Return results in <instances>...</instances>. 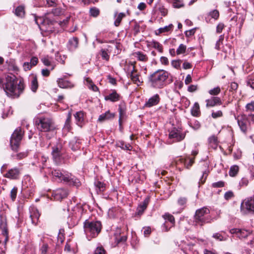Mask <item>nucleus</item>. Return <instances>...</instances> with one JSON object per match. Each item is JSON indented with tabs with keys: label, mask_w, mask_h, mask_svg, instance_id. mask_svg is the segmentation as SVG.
<instances>
[{
	"label": "nucleus",
	"mask_w": 254,
	"mask_h": 254,
	"mask_svg": "<svg viewBox=\"0 0 254 254\" xmlns=\"http://www.w3.org/2000/svg\"><path fill=\"white\" fill-rule=\"evenodd\" d=\"M246 111L254 112V101H252L246 105Z\"/></svg>",
	"instance_id": "obj_48"
},
{
	"label": "nucleus",
	"mask_w": 254,
	"mask_h": 254,
	"mask_svg": "<svg viewBox=\"0 0 254 254\" xmlns=\"http://www.w3.org/2000/svg\"><path fill=\"white\" fill-rule=\"evenodd\" d=\"M35 124L38 129L41 131H51L55 129L54 123L49 118L38 117L35 119Z\"/></svg>",
	"instance_id": "obj_5"
},
{
	"label": "nucleus",
	"mask_w": 254,
	"mask_h": 254,
	"mask_svg": "<svg viewBox=\"0 0 254 254\" xmlns=\"http://www.w3.org/2000/svg\"><path fill=\"white\" fill-rule=\"evenodd\" d=\"M130 68L131 70L130 73L131 80L134 84H136L137 86H139L143 81L142 79L140 78V75L135 69V66L132 63L130 64Z\"/></svg>",
	"instance_id": "obj_10"
},
{
	"label": "nucleus",
	"mask_w": 254,
	"mask_h": 254,
	"mask_svg": "<svg viewBox=\"0 0 254 254\" xmlns=\"http://www.w3.org/2000/svg\"><path fill=\"white\" fill-rule=\"evenodd\" d=\"M20 173V170L16 167L12 168L8 171L4 177L10 179H17Z\"/></svg>",
	"instance_id": "obj_13"
},
{
	"label": "nucleus",
	"mask_w": 254,
	"mask_h": 254,
	"mask_svg": "<svg viewBox=\"0 0 254 254\" xmlns=\"http://www.w3.org/2000/svg\"><path fill=\"white\" fill-rule=\"evenodd\" d=\"M38 87V82L37 77L36 75H33L32 77L31 81V89L33 92H36Z\"/></svg>",
	"instance_id": "obj_27"
},
{
	"label": "nucleus",
	"mask_w": 254,
	"mask_h": 254,
	"mask_svg": "<svg viewBox=\"0 0 254 254\" xmlns=\"http://www.w3.org/2000/svg\"><path fill=\"white\" fill-rule=\"evenodd\" d=\"M114 16L116 17L114 24L116 26H118L120 24L122 19L126 16V14L123 12H121L119 14L116 12Z\"/></svg>",
	"instance_id": "obj_25"
},
{
	"label": "nucleus",
	"mask_w": 254,
	"mask_h": 254,
	"mask_svg": "<svg viewBox=\"0 0 254 254\" xmlns=\"http://www.w3.org/2000/svg\"><path fill=\"white\" fill-rule=\"evenodd\" d=\"M59 86L62 88H72L74 87L73 84L70 81L63 79H59L57 81Z\"/></svg>",
	"instance_id": "obj_18"
},
{
	"label": "nucleus",
	"mask_w": 254,
	"mask_h": 254,
	"mask_svg": "<svg viewBox=\"0 0 254 254\" xmlns=\"http://www.w3.org/2000/svg\"><path fill=\"white\" fill-rule=\"evenodd\" d=\"M147 204L145 202L142 204H140L137 208V213L138 215L142 214L144 210L146 208Z\"/></svg>",
	"instance_id": "obj_47"
},
{
	"label": "nucleus",
	"mask_w": 254,
	"mask_h": 254,
	"mask_svg": "<svg viewBox=\"0 0 254 254\" xmlns=\"http://www.w3.org/2000/svg\"><path fill=\"white\" fill-rule=\"evenodd\" d=\"M212 117L214 119L221 117L223 116V113L221 111H217L216 112H212L211 114Z\"/></svg>",
	"instance_id": "obj_53"
},
{
	"label": "nucleus",
	"mask_w": 254,
	"mask_h": 254,
	"mask_svg": "<svg viewBox=\"0 0 254 254\" xmlns=\"http://www.w3.org/2000/svg\"><path fill=\"white\" fill-rule=\"evenodd\" d=\"M114 116V114L111 113L109 111H108L104 114L100 115L98 121L100 122H103L105 121L112 119Z\"/></svg>",
	"instance_id": "obj_22"
},
{
	"label": "nucleus",
	"mask_w": 254,
	"mask_h": 254,
	"mask_svg": "<svg viewBox=\"0 0 254 254\" xmlns=\"http://www.w3.org/2000/svg\"><path fill=\"white\" fill-rule=\"evenodd\" d=\"M208 173L206 171L203 172L202 176L199 180V183L203 184L206 179Z\"/></svg>",
	"instance_id": "obj_59"
},
{
	"label": "nucleus",
	"mask_w": 254,
	"mask_h": 254,
	"mask_svg": "<svg viewBox=\"0 0 254 254\" xmlns=\"http://www.w3.org/2000/svg\"><path fill=\"white\" fill-rule=\"evenodd\" d=\"M247 84L254 89V79L249 78L247 80Z\"/></svg>",
	"instance_id": "obj_64"
},
{
	"label": "nucleus",
	"mask_w": 254,
	"mask_h": 254,
	"mask_svg": "<svg viewBox=\"0 0 254 254\" xmlns=\"http://www.w3.org/2000/svg\"><path fill=\"white\" fill-rule=\"evenodd\" d=\"M64 230L63 229H60L59 233L58 236V244H62L64 240Z\"/></svg>",
	"instance_id": "obj_42"
},
{
	"label": "nucleus",
	"mask_w": 254,
	"mask_h": 254,
	"mask_svg": "<svg viewBox=\"0 0 254 254\" xmlns=\"http://www.w3.org/2000/svg\"><path fill=\"white\" fill-rule=\"evenodd\" d=\"M38 62V59L36 57H33L30 60V64L32 66H35Z\"/></svg>",
	"instance_id": "obj_62"
},
{
	"label": "nucleus",
	"mask_w": 254,
	"mask_h": 254,
	"mask_svg": "<svg viewBox=\"0 0 254 254\" xmlns=\"http://www.w3.org/2000/svg\"><path fill=\"white\" fill-rule=\"evenodd\" d=\"M194 158H188L186 159L180 158L178 161H180L181 163H183L187 169H190V167L194 163Z\"/></svg>",
	"instance_id": "obj_23"
},
{
	"label": "nucleus",
	"mask_w": 254,
	"mask_h": 254,
	"mask_svg": "<svg viewBox=\"0 0 254 254\" xmlns=\"http://www.w3.org/2000/svg\"><path fill=\"white\" fill-rule=\"evenodd\" d=\"M101 228L102 225L100 221H89L86 220L84 223V231L89 241L96 237L100 233Z\"/></svg>",
	"instance_id": "obj_3"
},
{
	"label": "nucleus",
	"mask_w": 254,
	"mask_h": 254,
	"mask_svg": "<svg viewBox=\"0 0 254 254\" xmlns=\"http://www.w3.org/2000/svg\"><path fill=\"white\" fill-rule=\"evenodd\" d=\"M173 24H170L168 26H166L162 28H160L158 29V31H159V33L167 32L172 30L173 29Z\"/></svg>",
	"instance_id": "obj_39"
},
{
	"label": "nucleus",
	"mask_w": 254,
	"mask_h": 254,
	"mask_svg": "<svg viewBox=\"0 0 254 254\" xmlns=\"http://www.w3.org/2000/svg\"><path fill=\"white\" fill-rule=\"evenodd\" d=\"M209 142L210 144H213L214 145V147H216L217 144V138L213 135L209 137Z\"/></svg>",
	"instance_id": "obj_52"
},
{
	"label": "nucleus",
	"mask_w": 254,
	"mask_h": 254,
	"mask_svg": "<svg viewBox=\"0 0 254 254\" xmlns=\"http://www.w3.org/2000/svg\"><path fill=\"white\" fill-rule=\"evenodd\" d=\"M213 237L220 241H225L226 240V238H224L223 237L220 233H218L214 234L213 235Z\"/></svg>",
	"instance_id": "obj_56"
},
{
	"label": "nucleus",
	"mask_w": 254,
	"mask_h": 254,
	"mask_svg": "<svg viewBox=\"0 0 254 254\" xmlns=\"http://www.w3.org/2000/svg\"><path fill=\"white\" fill-rule=\"evenodd\" d=\"M78 39L77 37H72L68 41V47L70 50L73 51L77 48Z\"/></svg>",
	"instance_id": "obj_21"
},
{
	"label": "nucleus",
	"mask_w": 254,
	"mask_h": 254,
	"mask_svg": "<svg viewBox=\"0 0 254 254\" xmlns=\"http://www.w3.org/2000/svg\"><path fill=\"white\" fill-rule=\"evenodd\" d=\"M24 135V131L21 127H18L15 129L12 134L10 140L11 149L17 152L19 147L21 141Z\"/></svg>",
	"instance_id": "obj_6"
},
{
	"label": "nucleus",
	"mask_w": 254,
	"mask_h": 254,
	"mask_svg": "<svg viewBox=\"0 0 254 254\" xmlns=\"http://www.w3.org/2000/svg\"><path fill=\"white\" fill-rule=\"evenodd\" d=\"M71 120V114L69 113L68 114L67 118L66 120L64 127L63 128V129L64 131H69L70 130V122Z\"/></svg>",
	"instance_id": "obj_35"
},
{
	"label": "nucleus",
	"mask_w": 254,
	"mask_h": 254,
	"mask_svg": "<svg viewBox=\"0 0 254 254\" xmlns=\"http://www.w3.org/2000/svg\"><path fill=\"white\" fill-rule=\"evenodd\" d=\"M174 7L179 8L184 6V3L182 0H171Z\"/></svg>",
	"instance_id": "obj_41"
},
{
	"label": "nucleus",
	"mask_w": 254,
	"mask_h": 254,
	"mask_svg": "<svg viewBox=\"0 0 254 254\" xmlns=\"http://www.w3.org/2000/svg\"><path fill=\"white\" fill-rule=\"evenodd\" d=\"M238 87V85L236 82H232L230 85V88L229 89L230 91L233 92L236 91Z\"/></svg>",
	"instance_id": "obj_61"
},
{
	"label": "nucleus",
	"mask_w": 254,
	"mask_h": 254,
	"mask_svg": "<svg viewBox=\"0 0 254 254\" xmlns=\"http://www.w3.org/2000/svg\"><path fill=\"white\" fill-rule=\"evenodd\" d=\"M191 115L194 117H197L199 116L200 112L199 109V105L198 103L195 102L191 110Z\"/></svg>",
	"instance_id": "obj_26"
},
{
	"label": "nucleus",
	"mask_w": 254,
	"mask_h": 254,
	"mask_svg": "<svg viewBox=\"0 0 254 254\" xmlns=\"http://www.w3.org/2000/svg\"><path fill=\"white\" fill-rule=\"evenodd\" d=\"M95 186L98 193L103 192L105 190V185L101 182L97 181L95 182Z\"/></svg>",
	"instance_id": "obj_33"
},
{
	"label": "nucleus",
	"mask_w": 254,
	"mask_h": 254,
	"mask_svg": "<svg viewBox=\"0 0 254 254\" xmlns=\"http://www.w3.org/2000/svg\"><path fill=\"white\" fill-rule=\"evenodd\" d=\"M120 96L114 90L112 93H110L108 95L105 97V100H110L112 102H117L120 100Z\"/></svg>",
	"instance_id": "obj_19"
},
{
	"label": "nucleus",
	"mask_w": 254,
	"mask_h": 254,
	"mask_svg": "<svg viewBox=\"0 0 254 254\" xmlns=\"http://www.w3.org/2000/svg\"><path fill=\"white\" fill-rule=\"evenodd\" d=\"M239 171V167L237 165L232 166L229 170V175L231 177L235 176Z\"/></svg>",
	"instance_id": "obj_36"
},
{
	"label": "nucleus",
	"mask_w": 254,
	"mask_h": 254,
	"mask_svg": "<svg viewBox=\"0 0 254 254\" xmlns=\"http://www.w3.org/2000/svg\"><path fill=\"white\" fill-rule=\"evenodd\" d=\"M18 191V188L16 187H14L10 191V196L11 200L14 201L17 196Z\"/></svg>",
	"instance_id": "obj_37"
},
{
	"label": "nucleus",
	"mask_w": 254,
	"mask_h": 254,
	"mask_svg": "<svg viewBox=\"0 0 254 254\" xmlns=\"http://www.w3.org/2000/svg\"><path fill=\"white\" fill-rule=\"evenodd\" d=\"M238 124L239 126L240 127L241 130L246 133L247 130V127L246 124V121L244 119H239V118L237 119Z\"/></svg>",
	"instance_id": "obj_30"
},
{
	"label": "nucleus",
	"mask_w": 254,
	"mask_h": 254,
	"mask_svg": "<svg viewBox=\"0 0 254 254\" xmlns=\"http://www.w3.org/2000/svg\"><path fill=\"white\" fill-rule=\"evenodd\" d=\"M64 12V9L60 7H58L52 10V13L55 16H60Z\"/></svg>",
	"instance_id": "obj_43"
},
{
	"label": "nucleus",
	"mask_w": 254,
	"mask_h": 254,
	"mask_svg": "<svg viewBox=\"0 0 254 254\" xmlns=\"http://www.w3.org/2000/svg\"><path fill=\"white\" fill-rule=\"evenodd\" d=\"M230 232L231 234L237 235V237L240 239L246 238L251 233L249 231L238 229H231Z\"/></svg>",
	"instance_id": "obj_14"
},
{
	"label": "nucleus",
	"mask_w": 254,
	"mask_h": 254,
	"mask_svg": "<svg viewBox=\"0 0 254 254\" xmlns=\"http://www.w3.org/2000/svg\"><path fill=\"white\" fill-rule=\"evenodd\" d=\"M224 28V24H223L222 23H219L216 27V32L217 33H221Z\"/></svg>",
	"instance_id": "obj_60"
},
{
	"label": "nucleus",
	"mask_w": 254,
	"mask_h": 254,
	"mask_svg": "<svg viewBox=\"0 0 254 254\" xmlns=\"http://www.w3.org/2000/svg\"><path fill=\"white\" fill-rule=\"evenodd\" d=\"M221 91V89L220 87H216L214 88L213 89H212L209 91V93L211 95H217L218 94L220 93Z\"/></svg>",
	"instance_id": "obj_49"
},
{
	"label": "nucleus",
	"mask_w": 254,
	"mask_h": 254,
	"mask_svg": "<svg viewBox=\"0 0 254 254\" xmlns=\"http://www.w3.org/2000/svg\"><path fill=\"white\" fill-rule=\"evenodd\" d=\"M234 196V193L232 191H228L224 194V198L226 200H229Z\"/></svg>",
	"instance_id": "obj_55"
},
{
	"label": "nucleus",
	"mask_w": 254,
	"mask_h": 254,
	"mask_svg": "<svg viewBox=\"0 0 254 254\" xmlns=\"http://www.w3.org/2000/svg\"><path fill=\"white\" fill-rule=\"evenodd\" d=\"M186 50V46L184 44L180 45L178 48L177 49L176 54L177 55H180L185 53Z\"/></svg>",
	"instance_id": "obj_44"
},
{
	"label": "nucleus",
	"mask_w": 254,
	"mask_h": 254,
	"mask_svg": "<svg viewBox=\"0 0 254 254\" xmlns=\"http://www.w3.org/2000/svg\"><path fill=\"white\" fill-rule=\"evenodd\" d=\"M52 174L56 177L60 178L62 181L67 183L70 186H75L76 184V179L71 174L64 175L60 170H55L52 172Z\"/></svg>",
	"instance_id": "obj_8"
},
{
	"label": "nucleus",
	"mask_w": 254,
	"mask_h": 254,
	"mask_svg": "<svg viewBox=\"0 0 254 254\" xmlns=\"http://www.w3.org/2000/svg\"><path fill=\"white\" fill-rule=\"evenodd\" d=\"M68 193L66 190L63 189H59L55 190L53 195L54 199L56 200H61L63 198L67 196Z\"/></svg>",
	"instance_id": "obj_12"
},
{
	"label": "nucleus",
	"mask_w": 254,
	"mask_h": 254,
	"mask_svg": "<svg viewBox=\"0 0 254 254\" xmlns=\"http://www.w3.org/2000/svg\"><path fill=\"white\" fill-rule=\"evenodd\" d=\"M105 250L102 247H98L95 251V254H105Z\"/></svg>",
	"instance_id": "obj_63"
},
{
	"label": "nucleus",
	"mask_w": 254,
	"mask_h": 254,
	"mask_svg": "<svg viewBox=\"0 0 254 254\" xmlns=\"http://www.w3.org/2000/svg\"><path fill=\"white\" fill-rule=\"evenodd\" d=\"M249 184V180L248 179L243 178L240 182V185L241 187H246Z\"/></svg>",
	"instance_id": "obj_57"
},
{
	"label": "nucleus",
	"mask_w": 254,
	"mask_h": 254,
	"mask_svg": "<svg viewBox=\"0 0 254 254\" xmlns=\"http://www.w3.org/2000/svg\"><path fill=\"white\" fill-rule=\"evenodd\" d=\"M186 136V134L181 132L180 130L175 128H173L169 133V137L170 138H174L176 141H180L183 140Z\"/></svg>",
	"instance_id": "obj_11"
},
{
	"label": "nucleus",
	"mask_w": 254,
	"mask_h": 254,
	"mask_svg": "<svg viewBox=\"0 0 254 254\" xmlns=\"http://www.w3.org/2000/svg\"><path fill=\"white\" fill-rule=\"evenodd\" d=\"M209 213V209L205 207L196 210L194 216V224L202 226L206 223H210L212 219Z\"/></svg>",
	"instance_id": "obj_4"
},
{
	"label": "nucleus",
	"mask_w": 254,
	"mask_h": 254,
	"mask_svg": "<svg viewBox=\"0 0 254 254\" xmlns=\"http://www.w3.org/2000/svg\"><path fill=\"white\" fill-rule=\"evenodd\" d=\"M169 73L164 70H157L148 76V82L152 87L162 88L166 85Z\"/></svg>",
	"instance_id": "obj_2"
},
{
	"label": "nucleus",
	"mask_w": 254,
	"mask_h": 254,
	"mask_svg": "<svg viewBox=\"0 0 254 254\" xmlns=\"http://www.w3.org/2000/svg\"><path fill=\"white\" fill-rule=\"evenodd\" d=\"M27 156V152H22L15 154H12L11 157L13 159H16L18 160L22 159Z\"/></svg>",
	"instance_id": "obj_32"
},
{
	"label": "nucleus",
	"mask_w": 254,
	"mask_h": 254,
	"mask_svg": "<svg viewBox=\"0 0 254 254\" xmlns=\"http://www.w3.org/2000/svg\"><path fill=\"white\" fill-rule=\"evenodd\" d=\"M245 209L249 212L254 213V199L248 198L243 201L241 204V211L245 213Z\"/></svg>",
	"instance_id": "obj_9"
},
{
	"label": "nucleus",
	"mask_w": 254,
	"mask_h": 254,
	"mask_svg": "<svg viewBox=\"0 0 254 254\" xmlns=\"http://www.w3.org/2000/svg\"><path fill=\"white\" fill-rule=\"evenodd\" d=\"M209 15L211 18L217 20L219 17V12L217 10H213L209 12Z\"/></svg>",
	"instance_id": "obj_46"
},
{
	"label": "nucleus",
	"mask_w": 254,
	"mask_h": 254,
	"mask_svg": "<svg viewBox=\"0 0 254 254\" xmlns=\"http://www.w3.org/2000/svg\"><path fill=\"white\" fill-rule=\"evenodd\" d=\"M160 101V97L158 94H156L149 98L145 103L144 106L146 107H151L158 104Z\"/></svg>",
	"instance_id": "obj_17"
},
{
	"label": "nucleus",
	"mask_w": 254,
	"mask_h": 254,
	"mask_svg": "<svg viewBox=\"0 0 254 254\" xmlns=\"http://www.w3.org/2000/svg\"><path fill=\"white\" fill-rule=\"evenodd\" d=\"M15 14L20 17H23L25 15L24 7L22 5L17 7L15 10Z\"/></svg>",
	"instance_id": "obj_31"
},
{
	"label": "nucleus",
	"mask_w": 254,
	"mask_h": 254,
	"mask_svg": "<svg viewBox=\"0 0 254 254\" xmlns=\"http://www.w3.org/2000/svg\"><path fill=\"white\" fill-rule=\"evenodd\" d=\"M195 32V28H193L190 30L186 31L185 32V35H186V37H190V36H192L193 35H194Z\"/></svg>",
	"instance_id": "obj_58"
},
{
	"label": "nucleus",
	"mask_w": 254,
	"mask_h": 254,
	"mask_svg": "<svg viewBox=\"0 0 254 254\" xmlns=\"http://www.w3.org/2000/svg\"><path fill=\"white\" fill-rule=\"evenodd\" d=\"M115 241L117 244L120 243H124L126 241L127 237L126 235L120 236L118 234H115Z\"/></svg>",
	"instance_id": "obj_38"
},
{
	"label": "nucleus",
	"mask_w": 254,
	"mask_h": 254,
	"mask_svg": "<svg viewBox=\"0 0 254 254\" xmlns=\"http://www.w3.org/2000/svg\"><path fill=\"white\" fill-rule=\"evenodd\" d=\"M134 55L140 61L146 62L148 61V57L146 55L144 54L141 52H135L134 53Z\"/></svg>",
	"instance_id": "obj_29"
},
{
	"label": "nucleus",
	"mask_w": 254,
	"mask_h": 254,
	"mask_svg": "<svg viewBox=\"0 0 254 254\" xmlns=\"http://www.w3.org/2000/svg\"><path fill=\"white\" fill-rule=\"evenodd\" d=\"M84 83L88 86L89 89L94 92L98 90V88L93 83L92 80L89 77L85 78Z\"/></svg>",
	"instance_id": "obj_20"
},
{
	"label": "nucleus",
	"mask_w": 254,
	"mask_h": 254,
	"mask_svg": "<svg viewBox=\"0 0 254 254\" xmlns=\"http://www.w3.org/2000/svg\"><path fill=\"white\" fill-rule=\"evenodd\" d=\"M101 52L102 58L103 59L106 60V61H108L109 59V56L108 54L107 50L105 49H102Z\"/></svg>",
	"instance_id": "obj_54"
},
{
	"label": "nucleus",
	"mask_w": 254,
	"mask_h": 254,
	"mask_svg": "<svg viewBox=\"0 0 254 254\" xmlns=\"http://www.w3.org/2000/svg\"><path fill=\"white\" fill-rule=\"evenodd\" d=\"M2 89L8 97L18 98L23 92L25 85L22 80L18 82V78L13 74L7 75L4 78Z\"/></svg>",
	"instance_id": "obj_1"
},
{
	"label": "nucleus",
	"mask_w": 254,
	"mask_h": 254,
	"mask_svg": "<svg viewBox=\"0 0 254 254\" xmlns=\"http://www.w3.org/2000/svg\"><path fill=\"white\" fill-rule=\"evenodd\" d=\"M182 63V60H173L171 62L172 65L176 69H180L181 67V64Z\"/></svg>",
	"instance_id": "obj_45"
},
{
	"label": "nucleus",
	"mask_w": 254,
	"mask_h": 254,
	"mask_svg": "<svg viewBox=\"0 0 254 254\" xmlns=\"http://www.w3.org/2000/svg\"><path fill=\"white\" fill-rule=\"evenodd\" d=\"M30 217L31 218L32 223L36 225L38 221L40 214L37 209L34 207H30Z\"/></svg>",
	"instance_id": "obj_15"
},
{
	"label": "nucleus",
	"mask_w": 254,
	"mask_h": 254,
	"mask_svg": "<svg viewBox=\"0 0 254 254\" xmlns=\"http://www.w3.org/2000/svg\"><path fill=\"white\" fill-rule=\"evenodd\" d=\"M100 11L99 9L96 7H93L90 9V15L93 17H96L99 14Z\"/></svg>",
	"instance_id": "obj_50"
},
{
	"label": "nucleus",
	"mask_w": 254,
	"mask_h": 254,
	"mask_svg": "<svg viewBox=\"0 0 254 254\" xmlns=\"http://www.w3.org/2000/svg\"><path fill=\"white\" fill-rule=\"evenodd\" d=\"M206 102L207 107H212L222 104L220 98L218 97H212L210 99L206 100Z\"/></svg>",
	"instance_id": "obj_16"
},
{
	"label": "nucleus",
	"mask_w": 254,
	"mask_h": 254,
	"mask_svg": "<svg viewBox=\"0 0 254 254\" xmlns=\"http://www.w3.org/2000/svg\"><path fill=\"white\" fill-rule=\"evenodd\" d=\"M65 153L63 145L61 143H58L52 147V155L54 161L59 164L63 159V155Z\"/></svg>",
	"instance_id": "obj_7"
},
{
	"label": "nucleus",
	"mask_w": 254,
	"mask_h": 254,
	"mask_svg": "<svg viewBox=\"0 0 254 254\" xmlns=\"http://www.w3.org/2000/svg\"><path fill=\"white\" fill-rule=\"evenodd\" d=\"M117 146L126 150H131L132 146L128 143H125L123 141H118L116 144Z\"/></svg>",
	"instance_id": "obj_28"
},
{
	"label": "nucleus",
	"mask_w": 254,
	"mask_h": 254,
	"mask_svg": "<svg viewBox=\"0 0 254 254\" xmlns=\"http://www.w3.org/2000/svg\"><path fill=\"white\" fill-rule=\"evenodd\" d=\"M69 146L71 149L75 151L79 148V141L78 138H74L71 140L69 142Z\"/></svg>",
	"instance_id": "obj_24"
},
{
	"label": "nucleus",
	"mask_w": 254,
	"mask_h": 254,
	"mask_svg": "<svg viewBox=\"0 0 254 254\" xmlns=\"http://www.w3.org/2000/svg\"><path fill=\"white\" fill-rule=\"evenodd\" d=\"M150 45L154 48L158 50V51L162 53L163 52V48L162 45L158 42L152 41L150 43Z\"/></svg>",
	"instance_id": "obj_34"
},
{
	"label": "nucleus",
	"mask_w": 254,
	"mask_h": 254,
	"mask_svg": "<svg viewBox=\"0 0 254 254\" xmlns=\"http://www.w3.org/2000/svg\"><path fill=\"white\" fill-rule=\"evenodd\" d=\"M49 249V246L46 243H44L40 248V252L42 254H47Z\"/></svg>",
	"instance_id": "obj_51"
},
{
	"label": "nucleus",
	"mask_w": 254,
	"mask_h": 254,
	"mask_svg": "<svg viewBox=\"0 0 254 254\" xmlns=\"http://www.w3.org/2000/svg\"><path fill=\"white\" fill-rule=\"evenodd\" d=\"M163 217L165 219L169 221L172 226L174 225L175 221L174 217L172 215L169 213H166L164 215Z\"/></svg>",
	"instance_id": "obj_40"
}]
</instances>
